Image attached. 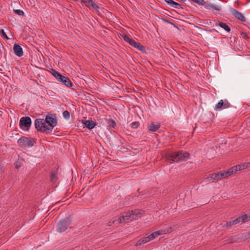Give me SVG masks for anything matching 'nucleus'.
Segmentation results:
<instances>
[{
    "instance_id": "nucleus-1",
    "label": "nucleus",
    "mask_w": 250,
    "mask_h": 250,
    "mask_svg": "<svg viewBox=\"0 0 250 250\" xmlns=\"http://www.w3.org/2000/svg\"><path fill=\"white\" fill-rule=\"evenodd\" d=\"M56 114H48L45 119H36L35 121V126L38 131L51 134L53 128L57 125Z\"/></svg>"
},
{
    "instance_id": "nucleus-2",
    "label": "nucleus",
    "mask_w": 250,
    "mask_h": 250,
    "mask_svg": "<svg viewBox=\"0 0 250 250\" xmlns=\"http://www.w3.org/2000/svg\"><path fill=\"white\" fill-rule=\"evenodd\" d=\"M189 153L188 152L180 151L177 152L171 153L166 156L167 161L179 162L185 161L189 158Z\"/></svg>"
},
{
    "instance_id": "nucleus-3",
    "label": "nucleus",
    "mask_w": 250,
    "mask_h": 250,
    "mask_svg": "<svg viewBox=\"0 0 250 250\" xmlns=\"http://www.w3.org/2000/svg\"><path fill=\"white\" fill-rule=\"evenodd\" d=\"M122 38L125 42H127L130 45L141 51L142 53L145 54L147 53L146 47L139 42H137L133 39L129 38L126 34L123 35Z\"/></svg>"
},
{
    "instance_id": "nucleus-4",
    "label": "nucleus",
    "mask_w": 250,
    "mask_h": 250,
    "mask_svg": "<svg viewBox=\"0 0 250 250\" xmlns=\"http://www.w3.org/2000/svg\"><path fill=\"white\" fill-rule=\"evenodd\" d=\"M71 217L68 216L60 220L57 225V231L62 233L66 230L71 223Z\"/></svg>"
},
{
    "instance_id": "nucleus-5",
    "label": "nucleus",
    "mask_w": 250,
    "mask_h": 250,
    "mask_svg": "<svg viewBox=\"0 0 250 250\" xmlns=\"http://www.w3.org/2000/svg\"><path fill=\"white\" fill-rule=\"evenodd\" d=\"M36 141L35 139L28 138L25 136H21L18 140V144L22 148L32 147L34 146Z\"/></svg>"
},
{
    "instance_id": "nucleus-6",
    "label": "nucleus",
    "mask_w": 250,
    "mask_h": 250,
    "mask_svg": "<svg viewBox=\"0 0 250 250\" xmlns=\"http://www.w3.org/2000/svg\"><path fill=\"white\" fill-rule=\"evenodd\" d=\"M247 214H244L242 216L237 217L235 219L230 220L229 221H225L224 224L223 225V226H232L240 223H245L247 222Z\"/></svg>"
},
{
    "instance_id": "nucleus-7",
    "label": "nucleus",
    "mask_w": 250,
    "mask_h": 250,
    "mask_svg": "<svg viewBox=\"0 0 250 250\" xmlns=\"http://www.w3.org/2000/svg\"><path fill=\"white\" fill-rule=\"evenodd\" d=\"M32 124L31 119L29 117H23L20 121V127L21 128L24 129L25 128L26 130H28L30 128Z\"/></svg>"
},
{
    "instance_id": "nucleus-8",
    "label": "nucleus",
    "mask_w": 250,
    "mask_h": 250,
    "mask_svg": "<svg viewBox=\"0 0 250 250\" xmlns=\"http://www.w3.org/2000/svg\"><path fill=\"white\" fill-rule=\"evenodd\" d=\"M230 12L231 14L238 20L241 21H246V18L243 16V15L237 10L234 8H230Z\"/></svg>"
},
{
    "instance_id": "nucleus-9",
    "label": "nucleus",
    "mask_w": 250,
    "mask_h": 250,
    "mask_svg": "<svg viewBox=\"0 0 250 250\" xmlns=\"http://www.w3.org/2000/svg\"><path fill=\"white\" fill-rule=\"evenodd\" d=\"M230 104L225 100L224 102L223 100H220L215 106V109L216 110H221L229 107Z\"/></svg>"
},
{
    "instance_id": "nucleus-10",
    "label": "nucleus",
    "mask_w": 250,
    "mask_h": 250,
    "mask_svg": "<svg viewBox=\"0 0 250 250\" xmlns=\"http://www.w3.org/2000/svg\"><path fill=\"white\" fill-rule=\"evenodd\" d=\"M58 81L67 87H71L73 85V84L69 78L63 75L61 76Z\"/></svg>"
},
{
    "instance_id": "nucleus-11",
    "label": "nucleus",
    "mask_w": 250,
    "mask_h": 250,
    "mask_svg": "<svg viewBox=\"0 0 250 250\" xmlns=\"http://www.w3.org/2000/svg\"><path fill=\"white\" fill-rule=\"evenodd\" d=\"M82 122L83 124V125H84L89 129H92L94 128L97 125L96 122L92 120H82Z\"/></svg>"
},
{
    "instance_id": "nucleus-12",
    "label": "nucleus",
    "mask_w": 250,
    "mask_h": 250,
    "mask_svg": "<svg viewBox=\"0 0 250 250\" xmlns=\"http://www.w3.org/2000/svg\"><path fill=\"white\" fill-rule=\"evenodd\" d=\"M14 53L18 57H21L23 54V50L19 44H15L13 46Z\"/></svg>"
},
{
    "instance_id": "nucleus-13",
    "label": "nucleus",
    "mask_w": 250,
    "mask_h": 250,
    "mask_svg": "<svg viewBox=\"0 0 250 250\" xmlns=\"http://www.w3.org/2000/svg\"><path fill=\"white\" fill-rule=\"evenodd\" d=\"M160 126L161 125L159 123L154 124L153 123H151L147 125V128L148 130L151 132L156 131L160 128Z\"/></svg>"
},
{
    "instance_id": "nucleus-14",
    "label": "nucleus",
    "mask_w": 250,
    "mask_h": 250,
    "mask_svg": "<svg viewBox=\"0 0 250 250\" xmlns=\"http://www.w3.org/2000/svg\"><path fill=\"white\" fill-rule=\"evenodd\" d=\"M58 167L57 168L53 169L51 171L49 175L51 181H55L58 178Z\"/></svg>"
},
{
    "instance_id": "nucleus-15",
    "label": "nucleus",
    "mask_w": 250,
    "mask_h": 250,
    "mask_svg": "<svg viewBox=\"0 0 250 250\" xmlns=\"http://www.w3.org/2000/svg\"><path fill=\"white\" fill-rule=\"evenodd\" d=\"M205 5V8L209 10L210 8H212L217 11H220L221 10V8L218 5H215L212 3H206L204 5Z\"/></svg>"
},
{
    "instance_id": "nucleus-16",
    "label": "nucleus",
    "mask_w": 250,
    "mask_h": 250,
    "mask_svg": "<svg viewBox=\"0 0 250 250\" xmlns=\"http://www.w3.org/2000/svg\"><path fill=\"white\" fill-rule=\"evenodd\" d=\"M237 237L240 242L245 241L250 238V232H245L237 235Z\"/></svg>"
},
{
    "instance_id": "nucleus-17",
    "label": "nucleus",
    "mask_w": 250,
    "mask_h": 250,
    "mask_svg": "<svg viewBox=\"0 0 250 250\" xmlns=\"http://www.w3.org/2000/svg\"><path fill=\"white\" fill-rule=\"evenodd\" d=\"M217 24L224 29L226 32L229 33L231 31L230 28L229 26V25L225 22L222 21H219Z\"/></svg>"
},
{
    "instance_id": "nucleus-18",
    "label": "nucleus",
    "mask_w": 250,
    "mask_h": 250,
    "mask_svg": "<svg viewBox=\"0 0 250 250\" xmlns=\"http://www.w3.org/2000/svg\"><path fill=\"white\" fill-rule=\"evenodd\" d=\"M109 118L108 119H106L107 127H112L115 128L116 126V123L115 121L112 119L110 116H109Z\"/></svg>"
},
{
    "instance_id": "nucleus-19",
    "label": "nucleus",
    "mask_w": 250,
    "mask_h": 250,
    "mask_svg": "<svg viewBox=\"0 0 250 250\" xmlns=\"http://www.w3.org/2000/svg\"><path fill=\"white\" fill-rule=\"evenodd\" d=\"M208 179V180H209L210 179H212L213 181H219L221 180L218 172L213 173L209 174Z\"/></svg>"
},
{
    "instance_id": "nucleus-20",
    "label": "nucleus",
    "mask_w": 250,
    "mask_h": 250,
    "mask_svg": "<svg viewBox=\"0 0 250 250\" xmlns=\"http://www.w3.org/2000/svg\"><path fill=\"white\" fill-rule=\"evenodd\" d=\"M132 217V215L131 211L125 213V214L123 215V218L124 222H128L129 221H132V220L131 219Z\"/></svg>"
},
{
    "instance_id": "nucleus-21",
    "label": "nucleus",
    "mask_w": 250,
    "mask_h": 250,
    "mask_svg": "<svg viewBox=\"0 0 250 250\" xmlns=\"http://www.w3.org/2000/svg\"><path fill=\"white\" fill-rule=\"evenodd\" d=\"M237 171H239L245 168L250 167V163H247L241 165H238L235 166Z\"/></svg>"
},
{
    "instance_id": "nucleus-22",
    "label": "nucleus",
    "mask_w": 250,
    "mask_h": 250,
    "mask_svg": "<svg viewBox=\"0 0 250 250\" xmlns=\"http://www.w3.org/2000/svg\"><path fill=\"white\" fill-rule=\"evenodd\" d=\"M49 72L58 80H59L62 76L61 74L53 68L51 69Z\"/></svg>"
},
{
    "instance_id": "nucleus-23",
    "label": "nucleus",
    "mask_w": 250,
    "mask_h": 250,
    "mask_svg": "<svg viewBox=\"0 0 250 250\" xmlns=\"http://www.w3.org/2000/svg\"><path fill=\"white\" fill-rule=\"evenodd\" d=\"M238 171L237 169L236 168L235 166L229 168L227 171H226V174L227 175V177L230 176L233 173H236Z\"/></svg>"
},
{
    "instance_id": "nucleus-24",
    "label": "nucleus",
    "mask_w": 250,
    "mask_h": 250,
    "mask_svg": "<svg viewBox=\"0 0 250 250\" xmlns=\"http://www.w3.org/2000/svg\"><path fill=\"white\" fill-rule=\"evenodd\" d=\"M229 243H234L240 242V240L238 239L237 235L230 237L227 240Z\"/></svg>"
},
{
    "instance_id": "nucleus-25",
    "label": "nucleus",
    "mask_w": 250,
    "mask_h": 250,
    "mask_svg": "<svg viewBox=\"0 0 250 250\" xmlns=\"http://www.w3.org/2000/svg\"><path fill=\"white\" fill-rule=\"evenodd\" d=\"M131 212L132 213V217L131 219V220H134L136 219V217L138 216V215L141 214V211L140 210H137L136 209L135 210H131Z\"/></svg>"
},
{
    "instance_id": "nucleus-26",
    "label": "nucleus",
    "mask_w": 250,
    "mask_h": 250,
    "mask_svg": "<svg viewBox=\"0 0 250 250\" xmlns=\"http://www.w3.org/2000/svg\"><path fill=\"white\" fill-rule=\"evenodd\" d=\"M100 9V7L99 5H98L94 1H92L91 2V4L90 6V8H89L90 10H96L97 12H99V9Z\"/></svg>"
},
{
    "instance_id": "nucleus-27",
    "label": "nucleus",
    "mask_w": 250,
    "mask_h": 250,
    "mask_svg": "<svg viewBox=\"0 0 250 250\" xmlns=\"http://www.w3.org/2000/svg\"><path fill=\"white\" fill-rule=\"evenodd\" d=\"M82 2L84 4L85 6L87 7L90 8V6L91 4V2H92V0H81Z\"/></svg>"
},
{
    "instance_id": "nucleus-28",
    "label": "nucleus",
    "mask_w": 250,
    "mask_h": 250,
    "mask_svg": "<svg viewBox=\"0 0 250 250\" xmlns=\"http://www.w3.org/2000/svg\"><path fill=\"white\" fill-rule=\"evenodd\" d=\"M192 2L198 4L199 5H203L205 4L204 0H190Z\"/></svg>"
},
{
    "instance_id": "nucleus-29",
    "label": "nucleus",
    "mask_w": 250,
    "mask_h": 250,
    "mask_svg": "<svg viewBox=\"0 0 250 250\" xmlns=\"http://www.w3.org/2000/svg\"><path fill=\"white\" fill-rule=\"evenodd\" d=\"M63 117L65 119H68L70 118V113L68 110H65L63 112Z\"/></svg>"
},
{
    "instance_id": "nucleus-30",
    "label": "nucleus",
    "mask_w": 250,
    "mask_h": 250,
    "mask_svg": "<svg viewBox=\"0 0 250 250\" xmlns=\"http://www.w3.org/2000/svg\"><path fill=\"white\" fill-rule=\"evenodd\" d=\"M13 11H14V13H15L17 15H19L20 16H24V12L21 10L14 9Z\"/></svg>"
},
{
    "instance_id": "nucleus-31",
    "label": "nucleus",
    "mask_w": 250,
    "mask_h": 250,
    "mask_svg": "<svg viewBox=\"0 0 250 250\" xmlns=\"http://www.w3.org/2000/svg\"><path fill=\"white\" fill-rule=\"evenodd\" d=\"M140 124L139 122H134L130 124V126L132 128H137L139 127Z\"/></svg>"
},
{
    "instance_id": "nucleus-32",
    "label": "nucleus",
    "mask_w": 250,
    "mask_h": 250,
    "mask_svg": "<svg viewBox=\"0 0 250 250\" xmlns=\"http://www.w3.org/2000/svg\"><path fill=\"white\" fill-rule=\"evenodd\" d=\"M221 179L225 178H227V175L226 174V171H220L218 172Z\"/></svg>"
},
{
    "instance_id": "nucleus-33",
    "label": "nucleus",
    "mask_w": 250,
    "mask_h": 250,
    "mask_svg": "<svg viewBox=\"0 0 250 250\" xmlns=\"http://www.w3.org/2000/svg\"><path fill=\"white\" fill-rule=\"evenodd\" d=\"M0 33L1 36L3 38H4L6 40H8L9 39L8 38V37L7 36L6 34L5 33V32H4V31L3 29H0Z\"/></svg>"
},
{
    "instance_id": "nucleus-34",
    "label": "nucleus",
    "mask_w": 250,
    "mask_h": 250,
    "mask_svg": "<svg viewBox=\"0 0 250 250\" xmlns=\"http://www.w3.org/2000/svg\"><path fill=\"white\" fill-rule=\"evenodd\" d=\"M172 7H174L177 9H182L183 7L181 6V5L175 1L174 2Z\"/></svg>"
},
{
    "instance_id": "nucleus-35",
    "label": "nucleus",
    "mask_w": 250,
    "mask_h": 250,
    "mask_svg": "<svg viewBox=\"0 0 250 250\" xmlns=\"http://www.w3.org/2000/svg\"><path fill=\"white\" fill-rule=\"evenodd\" d=\"M155 234H157L158 236L160 235H162V234H166V230H159L158 231H155Z\"/></svg>"
},
{
    "instance_id": "nucleus-36",
    "label": "nucleus",
    "mask_w": 250,
    "mask_h": 250,
    "mask_svg": "<svg viewBox=\"0 0 250 250\" xmlns=\"http://www.w3.org/2000/svg\"><path fill=\"white\" fill-rule=\"evenodd\" d=\"M155 232H153L152 233H151V234H150L149 235L151 240H153L154 239H155L156 237H157V236H158L157 235V234H155Z\"/></svg>"
},
{
    "instance_id": "nucleus-37",
    "label": "nucleus",
    "mask_w": 250,
    "mask_h": 250,
    "mask_svg": "<svg viewBox=\"0 0 250 250\" xmlns=\"http://www.w3.org/2000/svg\"><path fill=\"white\" fill-rule=\"evenodd\" d=\"M142 239H143V241H144L145 244L151 241V239H150L149 235L146 237H144Z\"/></svg>"
},
{
    "instance_id": "nucleus-38",
    "label": "nucleus",
    "mask_w": 250,
    "mask_h": 250,
    "mask_svg": "<svg viewBox=\"0 0 250 250\" xmlns=\"http://www.w3.org/2000/svg\"><path fill=\"white\" fill-rule=\"evenodd\" d=\"M145 244L144 241H143V239H141L139 240L136 243L135 246H139L142 245V244Z\"/></svg>"
},
{
    "instance_id": "nucleus-39",
    "label": "nucleus",
    "mask_w": 250,
    "mask_h": 250,
    "mask_svg": "<svg viewBox=\"0 0 250 250\" xmlns=\"http://www.w3.org/2000/svg\"><path fill=\"white\" fill-rule=\"evenodd\" d=\"M241 35L242 37L245 40H248L250 38L246 33L242 32Z\"/></svg>"
},
{
    "instance_id": "nucleus-40",
    "label": "nucleus",
    "mask_w": 250,
    "mask_h": 250,
    "mask_svg": "<svg viewBox=\"0 0 250 250\" xmlns=\"http://www.w3.org/2000/svg\"><path fill=\"white\" fill-rule=\"evenodd\" d=\"M165 2H166L168 4L170 5L171 7H172L174 1L173 0H165Z\"/></svg>"
},
{
    "instance_id": "nucleus-41",
    "label": "nucleus",
    "mask_w": 250,
    "mask_h": 250,
    "mask_svg": "<svg viewBox=\"0 0 250 250\" xmlns=\"http://www.w3.org/2000/svg\"><path fill=\"white\" fill-rule=\"evenodd\" d=\"M116 221V220H114L109 221L108 223H107L106 226H111L112 224H113L115 223V222Z\"/></svg>"
},
{
    "instance_id": "nucleus-42",
    "label": "nucleus",
    "mask_w": 250,
    "mask_h": 250,
    "mask_svg": "<svg viewBox=\"0 0 250 250\" xmlns=\"http://www.w3.org/2000/svg\"><path fill=\"white\" fill-rule=\"evenodd\" d=\"M15 166L17 168H19V167H21L20 162H16L15 163Z\"/></svg>"
},
{
    "instance_id": "nucleus-43",
    "label": "nucleus",
    "mask_w": 250,
    "mask_h": 250,
    "mask_svg": "<svg viewBox=\"0 0 250 250\" xmlns=\"http://www.w3.org/2000/svg\"><path fill=\"white\" fill-rule=\"evenodd\" d=\"M118 221L119 223H122L123 222H124V221L123 220V216L119 218V219H118Z\"/></svg>"
},
{
    "instance_id": "nucleus-44",
    "label": "nucleus",
    "mask_w": 250,
    "mask_h": 250,
    "mask_svg": "<svg viewBox=\"0 0 250 250\" xmlns=\"http://www.w3.org/2000/svg\"><path fill=\"white\" fill-rule=\"evenodd\" d=\"M162 20L166 23H170V24H172V23H171L170 21H169L167 19H162Z\"/></svg>"
},
{
    "instance_id": "nucleus-45",
    "label": "nucleus",
    "mask_w": 250,
    "mask_h": 250,
    "mask_svg": "<svg viewBox=\"0 0 250 250\" xmlns=\"http://www.w3.org/2000/svg\"><path fill=\"white\" fill-rule=\"evenodd\" d=\"M247 218H246L247 220V222L250 220V215H248L247 214Z\"/></svg>"
},
{
    "instance_id": "nucleus-46",
    "label": "nucleus",
    "mask_w": 250,
    "mask_h": 250,
    "mask_svg": "<svg viewBox=\"0 0 250 250\" xmlns=\"http://www.w3.org/2000/svg\"><path fill=\"white\" fill-rule=\"evenodd\" d=\"M3 69L2 68H0V72H1V73H4V72H3Z\"/></svg>"
},
{
    "instance_id": "nucleus-47",
    "label": "nucleus",
    "mask_w": 250,
    "mask_h": 250,
    "mask_svg": "<svg viewBox=\"0 0 250 250\" xmlns=\"http://www.w3.org/2000/svg\"><path fill=\"white\" fill-rule=\"evenodd\" d=\"M140 188H138V190H137V192H138V193H141V192L140 191Z\"/></svg>"
},
{
    "instance_id": "nucleus-48",
    "label": "nucleus",
    "mask_w": 250,
    "mask_h": 250,
    "mask_svg": "<svg viewBox=\"0 0 250 250\" xmlns=\"http://www.w3.org/2000/svg\"><path fill=\"white\" fill-rule=\"evenodd\" d=\"M140 198H141V199H143V198H144L145 197H143V195H140Z\"/></svg>"
},
{
    "instance_id": "nucleus-49",
    "label": "nucleus",
    "mask_w": 250,
    "mask_h": 250,
    "mask_svg": "<svg viewBox=\"0 0 250 250\" xmlns=\"http://www.w3.org/2000/svg\"><path fill=\"white\" fill-rule=\"evenodd\" d=\"M196 127H197L196 124H195V127H194V130L195 129V128H196Z\"/></svg>"
},
{
    "instance_id": "nucleus-50",
    "label": "nucleus",
    "mask_w": 250,
    "mask_h": 250,
    "mask_svg": "<svg viewBox=\"0 0 250 250\" xmlns=\"http://www.w3.org/2000/svg\"><path fill=\"white\" fill-rule=\"evenodd\" d=\"M181 1H182L183 2H185L186 1V0H181Z\"/></svg>"
}]
</instances>
